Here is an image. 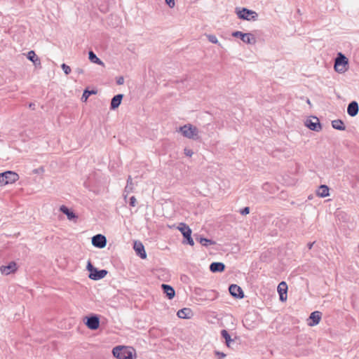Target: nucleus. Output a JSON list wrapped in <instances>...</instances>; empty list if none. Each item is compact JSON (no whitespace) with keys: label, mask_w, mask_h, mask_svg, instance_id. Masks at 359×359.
Wrapping results in <instances>:
<instances>
[{"label":"nucleus","mask_w":359,"mask_h":359,"mask_svg":"<svg viewBox=\"0 0 359 359\" xmlns=\"http://www.w3.org/2000/svg\"><path fill=\"white\" fill-rule=\"evenodd\" d=\"M29 107V108H32L33 109H35V104L34 103H30Z\"/></svg>","instance_id":"nucleus-41"},{"label":"nucleus","mask_w":359,"mask_h":359,"mask_svg":"<svg viewBox=\"0 0 359 359\" xmlns=\"http://www.w3.org/2000/svg\"><path fill=\"white\" fill-rule=\"evenodd\" d=\"M133 189H134V186L133 184V179H132L131 176H128V180H127V184H126V186L124 189V192L126 193L127 194H128L133 192Z\"/></svg>","instance_id":"nucleus-27"},{"label":"nucleus","mask_w":359,"mask_h":359,"mask_svg":"<svg viewBox=\"0 0 359 359\" xmlns=\"http://www.w3.org/2000/svg\"><path fill=\"white\" fill-rule=\"evenodd\" d=\"M233 37L240 38L244 43L247 44H254L256 39L252 33H243L240 31H236L232 33Z\"/></svg>","instance_id":"nucleus-9"},{"label":"nucleus","mask_w":359,"mask_h":359,"mask_svg":"<svg viewBox=\"0 0 359 359\" xmlns=\"http://www.w3.org/2000/svg\"><path fill=\"white\" fill-rule=\"evenodd\" d=\"M317 196L324 198L329 196V187L327 185H320L316 192Z\"/></svg>","instance_id":"nucleus-23"},{"label":"nucleus","mask_w":359,"mask_h":359,"mask_svg":"<svg viewBox=\"0 0 359 359\" xmlns=\"http://www.w3.org/2000/svg\"><path fill=\"white\" fill-rule=\"evenodd\" d=\"M229 292L230 294L235 298L242 299L244 297V292L242 288L236 284H231L229 285Z\"/></svg>","instance_id":"nucleus-12"},{"label":"nucleus","mask_w":359,"mask_h":359,"mask_svg":"<svg viewBox=\"0 0 359 359\" xmlns=\"http://www.w3.org/2000/svg\"><path fill=\"white\" fill-rule=\"evenodd\" d=\"M210 271L212 273H221L225 270V264L222 262H212L210 265Z\"/></svg>","instance_id":"nucleus-18"},{"label":"nucleus","mask_w":359,"mask_h":359,"mask_svg":"<svg viewBox=\"0 0 359 359\" xmlns=\"http://www.w3.org/2000/svg\"><path fill=\"white\" fill-rule=\"evenodd\" d=\"M17 269V264L14 261L9 262L8 265L0 266V271L1 273L5 275H9L11 273H14Z\"/></svg>","instance_id":"nucleus-13"},{"label":"nucleus","mask_w":359,"mask_h":359,"mask_svg":"<svg viewBox=\"0 0 359 359\" xmlns=\"http://www.w3.org/2000/svg\"><path fill=\"white\" fill-rule=\"evenodd\" d=\"M278 292L279 294V299L281 302H285L287 299V285L285 282L283 281L278 285Z\"/></svg>","instance_id":"nucleus-16"},{"label":"nucleus","mask_w":359,"mask_h":359,"mask_svg":"<svg viewBox=\"0 0 359 359\" xmlns=\"http://www.w3.org/2000/svg\"><path fill=\"white\" fill-rule=\"evenodd\" d=\"M133 248L137 254L141 259L147 258V253L143 244L140 241H135Z\"/></svg>","instance_id":"nucleus-14"},{"label":"nucleus","mask_w":359,"mask_h":359,"mask_svg":"<svg viewBox=\"0 0 359 359\" xmlns=\"http://www.w3.org/2000/svg\"><path fill=\"white\" fill-rule=\"evenodd\" d=\"M332 126L334 129L338 130H345L346 129L344 122L340 119L332 121Z\"/></svg>","instance_id":"nucleus-26"},{"label":"nucleus","mask_w":359,"mask_h":359,"mask_svg":"<svg viewBox=\"0 0 359 359\" xmlns=\"http://www.w3.org/2000/svg\"><path fill=\"white\" fill-rule=\"evenodd\" d=\"M222 337L225 339V342L227 346H230V343L233 341V339L231 338V336L227 330H222L221 331Z\"/></svg>","instance_id":"nucleus-29"},{"label":"nucleus","mask_w":359,"mask_h":359,"mask_svg":"<svg viewBox=\"0 0 359 359\" xmlns=\"http://www.w3.org/2000/svg\"><path fill=\"white\" fill-rule=\"evenodd\" d=\"M76 72L77 74H83V72H83V69H81V68H77V69H76Z\"/></svg>","instance_id":"nucleus-40"},{"label":"nucleus","mask_w":359,"mask_h":359,"mask_svg":"<svg viewBox=\"0 0 359 359\" xmlns=\"http://www.w3.org/2000/svg\"><path fill=\"white\" fill-rule=\"evenodd\" d=\"M239 212L242 215H246L250 213V208L245 207V208L241 209Z\"/></svg>","instance_id":"nucleus-34"},{"label":"nucleus","mask_w":359,"mask_h":359,"mask_svg":"<svg viewBox=\"0 0 359 359\" xmlns=\"http://www.w3.org/2000/svg\"><path fill=\"white\" fill-rule=\"evenodd\" d=\"M179 132H180L184 137L190 140L197 141L201 139L198 129L191 123L180 126L179 128Z\"/></svg>","instance_id":"nucleus-1"},{"label":"nucleus","mask_w":359,"mask_h":359,"mask_svg":"<svg viewBox=\"0 0 359 359\" xmlns=\"http://www.w3.org/2000/svg\"><path fill=\"white\" fill-rule=\"evenodd\" d=\"M358 110H359L358 104L355 101H352L348 105L347 113L351 116L353 117V116H356L358 113Z\"/></svg>","instance_id":"nucleus-20"},{"label":"nucleus","mask_w":359,"mask_h":359,"mask_svg":"<svg viewBox=\"0 0 359 359\" xmlns=\"http://www.w3.org/2000/svg\"><path fill=\"white\" fill-rule=\"evenodd\" d=\"M321 317H322L321 312H320L318 311L312 312L309 316V320H309L308 322V325L311 327L318 325L320 321Z\"/></svg>","instance_id":"nucleus-15"},{"label":"nucleus","mask_w":359,"mask_h":359,"mask_svg":"<svg viewBox=\"0 0 359 359\" xmlns=\"http://www.w3.org/2000/svg\"><path fill=\"white\" fill-rule=\"evenodd\" d=\"M19 180V175L14 171L7 170L0 173V187L15 183Z\"/></svg>","instance_id":"nucleus-4"},{"label":"nucleus","mask_w":359,"mask_h":359,"mask_svg":"<svg viewBox=\"0 0 359 359\" xmlns=\"http://www.w3.org/2000/svg\"><path fill=\"white\" fill-rule=\"evenodd\" d=\"M177 229L183 235L184 240L182 243L193 246L194 245V242L191 237L192 231L190 227L185 223L181 222L179 224Z\"/></svg>","instance_id":"nucleus-5"},{"label":"nucleus","mask_w":359,"mask_h":359,"mask_svg":"<svg viewBox=\"0 0 359 359\" xmlns=\"http://www.w3.org/2000/svg\"><path fill=\"white\" fill-rule=\"evenodd\" d=\"M83 323L91 330H96L100 327V317L97 314H90L83 318Z\"/></svg>","instance_id":"nucleus-8"},{"label":"nucleus","mask_w":359,"mask_h":359,"mask_svg":"<svg viewBox=\"0 0 359 359\" xmlns=\"http://www.w3.org/2000/svg\"><path fill=\"white\" fill-rule=\"evenodd\" d=\"M27 57L29 60L33 62L36 59L39 58L34 50H29L27 53Z\"/></svg>","instance_id":"nucleus-30"},{"label":"nucleus","mask_w":359,"mask_h":359,"mask_svg":"<svg viewBox=\"0 0 359 359\" xmlns=\"http://www.w3.org/2000/svg\"><path fill=\"white\" fill-rule=\"evenodd\" d=\"M196 240L198 241L202 245L205 247L215 244V242L214 241L199 236H197Z\"/></svg>","instance_id":"nucleus-24"},{"label":"nucleus","mask_w":359,"mask_h":359,"mask_svg":"<svg viewBox=\"0 0 359 359\" xmlns=\"http://www.w3.org/2000/svg\"><path fill=\"white\" fill-rule=\"evenodd\" d=\"M165 3L171 8H174L175 5V0H165Z\"/></svg>","instance_id":"nucleus-37"},{"label":"nucleus","mask_w":359,"mask_h":359,"mask_svg":"<svg viewBox=\"0 0 359 359\" xmlns=\"http://www.w3.org/2000/svg\"><path fill=\"white\" fill-rule=\"evenodd\" d=\"M61 68L66 75H69L71 73L72 70H71L70 67L68 66L67 65H66L65 63H62L61 65Z\"/></svg>","instance_id":"nucleus-31"},{"label":"nucleus","mask_w":359,"mask_h":359,"mask_svg":"<svg viewBox=\"0 0 359 359\" xmlns=\"http://www.w3.org/2000/svg\"><path fill=\"white\" fill-rule=\"evenodd\" d=\"M123 97V94H117L114 95L111 100L110 109L115 110L116 109H117L120 106Z\"/></svg>","instance_id":"nucleus-17"},{"label":"nucleus","mask_w":359,"mask_h":359,"mask_svg":"<svg viewBox=\"0 0 359 359\" xmlns=\"http://www.w3.org/2000/svg\"><path fill=\"white\" fill-rule=\"evenodd\" d=\"M34 65L36 67H41V60L39 58L36 59L34 61L32 62Z\"/></svg>","instance_id":"nucleus-39"},{"label":"nucleus","mask_w":359,"mask_h":359,"mask_svg":"<svg viewBox=\"0 0 359 359\" xmlns=\"http://www.w3.org/2000/svg\"><path fill=\"white\" fill-rule=\"evenodd\" d=\"M337 72L344 73L348 69V59L341 53H339L334 62Z\"/></svg>","instance_id":"nucleus-7"},{"label":"nucleus","mask_w":359,"mask_h":359,"mask_svg":"<svg viewBox=\"0 0 359 359\" xmlns=\"http://www.w3.org/2000/svg\"><path fill=\"white\" fill-rule=\"evenodd\" d=\"M161 287L163 292L166 294L167 297L169 299H172L174 298L175 295V291L172 286L167 284H162Z\"/></svg>","instance_id":"nucleus-22"},{"label":"nucleus","mask_w":359,"mask_h":359,"mask_svg":"<svg viewBox=\"0 0 359 359\" xmlns=\"http://www.w3.org/2000/svg\"><path fill=\"white\" fill-rule=\"evenodd\" d=\"M184 153L187 156H189V157H191L194 154V151L191 149H188V148H185L184 149Z\"/></svg>","instance_id":"nucleus-36"},{"label":"nucleus","mask_w":359,"mask_h":359,"mask_svg":"<svg viewBox=\"0 0 359 359\" xmlns=\"http://www.w3.org/2000/svg\"><path fill=\"white\" fill-rule=\"evenodd\" d=\"M269 186V183H265L263 185V189H266Z\"/></svg>","instance_id":"nucleus-42"},{"label":"nucleus","mask_w":359,"mask_h":359,"mask_svg":"<svg viewBox=\"0 0 359 359\" xmlns=\"http://www.w3.org/2000/svg\"><path fill=\"white\" fill-rule=\"evenodd\" d=\"M306 102H307L309 104H311V102H310L309 99H307Z\"/></svg>","instance_id":"nucleus-45"},{"label":"nucleus","mask_w":359,"mask_h":359,"mask_svg":"<svg viewBox=\"0 0 359 359\" xmlns=\"http://www.w3.org/2000/svg\"><path fill=\"white\" fill-rule=\"evenodd\" d=\"M92 245L97 248H104L107 245V238L102 234H97L92 237Z\"/></svg>","instance_id":"nucleus-11"},{"label":"nucleus","mask_w":359,"mask_h":359,"mask_svg":"<svg viewBox=\"0 0 359 359\" xmlns=\"http://www.w3.org/2000/svg\"><path fill=\"white\" fill-rule=\"evenodd\" d=\"M88 58H89L90 61L93 63L102 65V66L104 65L103 62L99 57H97V55L93 50L89 51Z\"/></svg>","instance_id":"nucleus-25"},{"label":"nucleus","mask_w":359,"mask_h":359,"mask_svg":"<svg viewBox=\"0 0 359 359\" xmlns=\"http://www.w3.org/2000/svg\"><path fill=\"white\" fill-rule=\"evenodd\" d=\"M297 13H298L299 14H301V12H300V10H299V9H297Z\"/></svg>","instance_id":"nucleus-46"},{"label":"nucleus","mask_w":359,"mask_h":359,"mask_svg":"<svg viewBox=\"0 0 359 359\" xmlns=\"http://www.w3.org/2000/svg\"><path fill=\"white\" fill-rule=\"evenodd\" d=\"M207 38L210 42L215 43V44L218 43V39L215 35L208 34V35H207Z\"/></svg>","instance_id":"nucleus-32"},{"label":"nucleus","mask_w":359,"mask_h":359,"mask_svg":"<svg viewBox=\"0 0 359 359\" xmlns=\"http://www.w3.org/2000/svg\"><path fill=\"white\" fill-rule=\"evenodd\" d=\"M236 13L240 19L248 21H256L258 19V13L246 8H236Z\"/></svg>","instance_id":"nucleus-6"},{"label":"nucleus","mask_w":359,"mask_h":359,"mask_svg":"<svg viewBox=\"0 0 359 359\" xmlns=\"http://www.w3.org/2000/svg\"><path fill=\"white\" fill-rule=\"evenodd\" d=\"M60 211L65 214L69 220H73L78 217L72 210L65 205L60 207Z\"/></svg>","instance_id":"nucleus-19"},{"label":"nucleus","mask_w":359,"mask_h":359,"mask_svg":"<svg viewBox=\"0 0 359 359\" xmlns=\"http://www.w3.org/2000/svg\"><path fill=\"white\" fill-rule=\"evenodd\" d=\"M133 349L126 346H116L112 350L114 356L118 359H133Z\"/></svg>","instance_id":"nucleus-3"},{"label":"nucleus","mask_w":359,"mask_h":359,"mask_svg":"<svg viewBox=\"0 0 359 359\" xmlns=\"http://www.w3.org/2000/svg\"><path fill=\"white\" fill-rule=\"evenodd\" d=\"M313 245V243H309V244H308V248H309V249H311V248H312Z\"/></svg>","instance_id":"nucleus-43"},{"label":"nucleus","mask_w":359,"mask_h":359,"mask_svg":"<svg viewBox=\"0 0 359 359\" xmlns=\"http://www.w3.org/2000/svg\"><path fill=\"white\" fill-rule=\"evenodd\" d=\"M284 197H285L284 192L282 191L281 194H280V198H284Z\"/></svg>","instance_id":"nucleus-44"},{"label":"nucleus","mask_w":359,"mask_h":359,"mask_svg":"<svg viewBox=\"0 0 359 359\" xmlns=\"http://www.w3.org/2000/svg\"><path fill=\"white\" fill-rule=\"evenodd\" d=\"M305 126L310 130L318 132L322 129L319 119L316 116H312L305 121Z\"/></svg>","instance_id":"nucleus-10"},{"label":"nucleus","mask_w":359,"mask_h":359,"mask_svg":"<svg viewBox=\"0 0 359 359\" xmlns=\"http://www.w3.org/2000/svg\"><path fill=\"white\" fill-rule=\"evenodd\" d=\"M215 355L217 356V359H223L226 357V354L219 351H215Z\"/></svg>","instance_id":"nucleus-33"},{"label":"nucleus","mask_w":359,"mask_h":359,"mask_svg":"<svg viewBox=\"0 0 359 359\" xmlns=\"http://www.w3.org/2000/svg\"><path fill=\"white\" fill-rule=\"evenodd\" d=\"M86 269L89 272V278L93 280H98L104 278L108 273L105 269H98L95 267L90 261L88 262Z\"/></svg>","instance_id":"nucleus-2"},{"label":"nucleus","mask_w":359,"mask_h":359,"mask_svg":"<svg viewBox=\"0 0 359 359\" xmlns=\"http://www.w3.org/2000/svg\"><path fill=\"white\" fill-rule=\"evenodd\" d=\"M192 315V311L189 308L181 309L177 313V317L182 319H189Z\"/></svg>","instance_id":"nucleus-21"},{"label":"nucleus","mask_w":359,"mask_h":359,"mask_svg":"<svg viewBox=\"0 0 359 359\" xmlns=\"http://www.w3.org/2000/svg\"><path fill=\"white\" fill-rule=\"evenodd\" d=\"M96 93H97V90H88V88H86L83 90V95L81 97V100L83 102H86L90 95H95Z\"/></svg>","instance_id":"nucleus-28"},{"label":"nucleus","mask_w":359,"mask_h":359,"mask_svg":"<svg viewBox=\"0 0 359 359\" xmlns=\"http://www.w3.org/2000/svg\"><path fill=\"white\" fill-rule=\"evenodd\" d=\"M137 200L136 198L133 196L129 199V205L132 207H135L136 205Z\"/></svg>","instance_id":"nucleus-35"},{"label":"nucleus","mask_w":359,"mask_h":359,"mask_svg":"<svg viewBox=\"0 0 359 359\" xmlns=\"http://www.w3.org/2000/svg\"><path fill=\"white\" fill-rule=\"evenodd\" d=\"M124 83V78L123 76H119L116 79V83L118 85H123Z\"/></svg>","instance_id":"nucleus-38"}]
</instances>
